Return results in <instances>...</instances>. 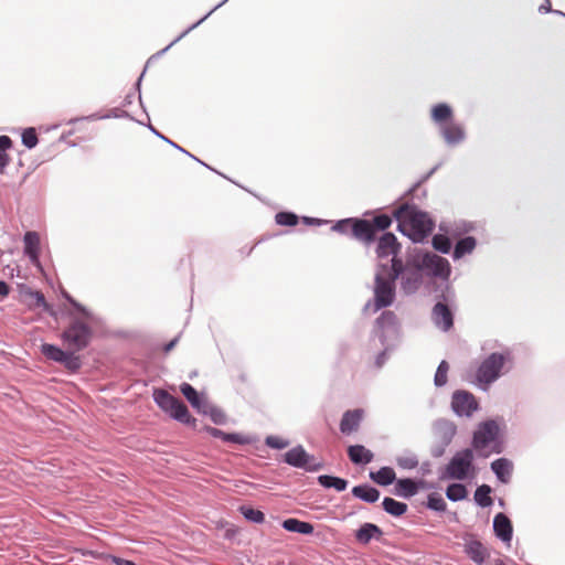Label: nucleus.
Listing matches in <instances>:
<instances>
[{
	"label": "nucleus",
	"mask_w": 565,
	"mask_h": 565,
	"mask_svg": "<svg viewBox=\"0 0 565 565\" xmlns=\"http://www.w3.org/2000/svg\"><path fill=\"white\" fill-rule=\"evenodd\" d=\"M500 424L490 419L479 424L473 434L472 446L481 456L488 457L492 452H501L499 443Z\"/></svg>",
	"instance_id": "obj_1"
},
{
	"label": "nucleus",
	"mask_w": 565,
	"mask_h": 565,
	"mask_svg": "<svg viewBox=\"0 0 565 565\" xmlns=\"http://www.w3.org/2000/svg\"><path fill=\"white\" fill-rule=\"evenodd\" d=\"M477 469L473 465V452L463 449L454 455L443 473V479L468 480L475 478Z\"/></svg>",
	"instance_id": "obj_2"
},
{
	"label": "nucleus",
	"mask_w": 565,
	"mask_h": 565,
	"mask_svg": "<svg viewBox=\"0 0 565 565\" xmlns=\"http://www.w3.org/2000/svg\"><path fill=\"white\" fill-rule=\"evenodd\" d=\"M399 214L404 225L409 228V237L414 242H422L434 230V222L425 212L415 209H402Z\"/></svg>",
	"instance_id": "obj_3"
},
{
	"label": "nucleus",
	"mask_w": 565,
	"mask_h": 565,
	"mask_svg": "<svg viewBox=\"0 0 565 565\" xmlns=\"http://www.w3.org/2000/svg\"><path fill=\"white\" fill-rule=\"evenodd\" d=\"M392 224V218L381 214L372 220L354 218L352 237L369 245L375 239L376 232L385 231Z\"/></svg>",
	"instance_id": "obj_4"
},
{
	"label": "nucleus",
	"mask_w": 565,
	"mask_h": 565,
	"mask_svg": "<svg viewBox=\"0 0 565 565\" xmlns=\"http://www.w3.org/2000/svg\"><path fill=\"white\" fill-rule=\"evenodd\" d=\"M511 367L509 355H489L477 372L480 384H489Z\"/></svg>",
	"instance_id": "obj_5"
},
{
	"label": "nucleus",
	"mask_w": 565,
	"mask_h": 565,
	"mask_svg": "<svg viewBox=\"0 0 565 565\" xmlns=\"http://www.w3.org/2000/svg\"><path fill=\"white\" fill-rule=\"evenodd\" d=\"M153 398L158 406L174 419L181 423L191 422V416L186 406L168 392L163 390H156L153 392Z\"/></svg>",
	"instance_id": "obj_6"
},
{
	"label": "nucleus",
	"mask_w": 565,
	"mask_h": 565,
	"mask_svg": "<svg viewBox=\"0 0 565 565\" xmlns=\"http://www.w3.org/2000/svg\"><path fill=\"white\" fill-rule=\"evenodd\" d=\"M75 313H82L84 321L73 323V351L83 349L88 342L90 337L88 321L92 320L90 313L73 299V317Z\"/></svg>",
	"instance_id": "obj_7"
},
{
	"label": "nucleus",
	"mask_w": 565,
	"mask_h": 565,
	"mask_svg": "<svg viewBox=\"0 0 565 565\" xmlns=\"http://www.w3.org/2000/svg\"><path fill=\"white\" fill-rule=\"evenodd\" d=\"M288 465L307 471H318L322 465L313 456L308 454L302 446H296L284 455Z\"/></svg>",
	"instance_id": "obj_8"
},
{
	"label": "nucleus",
	"mask_w": 565,
	"mask_h": 565,
	"mask_svg": "<svg viewBox=\"0 0 565 565\" xmlns=\"http://www.w3.org/2000/svg\"><path fill=\"white\" fill-rule=\"evenodd\" d=\"M395 297V281L376 275L374 288V309L380 310L393 303Z\"/></svg>",
	"instance_id": "obj_9"
},
{
	"label": "nucleus",
	"mask_w": 565,
	"mask_h": 565,
	"mask_svg": "<svg viewBox=\"0 0 565 565\" xmlns=\"http://www.w3.org/2000/svg\"><path fill=\"white\" fill-rule=\"evenodd\" d=\"M419 267L428 269L434 276L449 275L450 266L446 258L433 253H425L419 260Z\"/></svg>",
	"instance_id": "obj_10"
},
{
	"label": "nucleus",
	"mask_w": 565,
	"mask_h": 565,
	"mask_svg": "<svg viewBox=\"0 0 565 565\" xmlns=\"http://www.w3.org/2000/svg\"><path fill=\"white\" fill-rule=\"evenodd\" d=\"M451 407L459 416H471L478 408V403L473 395L467 392H456L452 395Z\"/></svg>",
	"instance_id": "obj_11"
},
{
	"label": "nucleus",
	"mask_w": 565,
	"mask_h": 565,
	"mask_svg": "<svg viewBox=\"0 0 565 565\" xmlns=\"http://www.w3.org/2000/svg\"><path fill=\"white\" fill-rule=\"evenodd\" d=\"M431 319L435 326L443 331H449L454 326L452 310L448 305L441 301L434 306L431 311Z\"/></svg>",
	"instance_id": "obj_12"
},
{
	"label": "nucleus",
	"mask_w": 565,
	"mask_h": 565,
	"mask_svg": "<svg viewBox=\"0 0 565 565\" xmlns=\"http://www.w3.org/2000/svg\"><path fill=\"white\" fill-rule=\"evenodd\" d=\"M375 332L382 340L387 333L397 332V317L393 311H384L375 321Z\"/></svg>",
	"instance_id": "obj_13"
},
{
	"label": "nucleus",
	"mask_w": 565,
	"mask_h": 565,
	"mask_svg": "<svg viewBox=\"0 0 565 565\" xmlns=\"http://www.w3.org/2000/svg\"><path fill=\"white\" fill-rule=\"evenodd\" d=\"M180 391L191 404L193 408L198 412H205L207 409V398L204 394H200L196 392L194 387H192L188 383H182L180 385Z\"/></svg>",
	"instance_id": "obj_14"
},
{
	"label": "nucleus",
	"mask_w": 565,
	"mask_h": 565,
	"mask_svg": "<svg viewBox=\"0 0 565 565\" xmlns=\"http://www.w3.org/2000/svg\"><path fill=\"white\" fill-rule=\"evenodd\" d=\"M23 252L32 264L39 263L40 254V237L34 231H29L23 236Z\"/></svg>",
	"instance_id": "obj_15"
},
{
	"label": "nucleus",
	"mask_w": 565,
	"mask_h": 565,
	"mask_svg": "<svg viewBox=\"0 0 565 565\" xmlns=\"http://www.w3.org/2000/svg\"><path fill=\"white\" fill-rule=\"evenodd\" d=\"M399 248L401 245L397 243L396 236L392 233H385L379 239L376 253L379 257L396 256Z\"/></svg>",
	"instance_id": "obj_16"
},
{
	"label": "nucleus",
	"mask_w": 565,
	"mask_h": 565,
	"mask_svg": "<svg viewBox=\"0 0 565 565\" xmlns=\"http://www.w3.org/2000/svg\"><path fill=\"white\" fill-rule=\"evenodd\" d=\"M434 431L441 444L444 446H448L455 437L457 428L454 423L446 419H440L435 423Z\"/></svg>",
	"instance_id": "obj_17"
},
{
	"label": "nucleus",
	"mask_w": 565,
	"mask_h": 565,
	"mask_svg": "<svg viewBox=\"0 0 565 565\" xmlns=\"http://www.w3.org/2000/svg\"><path fill=\"white\" fill-rule=\"evenodd\" d=\"M440 131L449 145L459 143L465 138V130L462 126L454 120L444 124L440 127Z\"/></svg>",
	"instance_id": "obj_18"
},
{
	"label": "nucleus",
	"mask_w": 565,
	"mask_h": 565,
	"mask_svg": "<svg viewBox=\"0 0 565 565\" xmlns=\"http://www.w3.org/2000/svg\"><path fill=\"white\" fill-rule=\"evenodd\" d=\"M362 409L348 411L343 414L340 423V429L343 434H351L355 431L363 418Z\"/></svg>",
	"instance_id": "obj_19"
},
{
	"label": "nucleus",
	"mask_w": 565,
	"mask_h": 565,
	"mask_svg": "<svg viewBox=\"0 0 565 565\" xmlns=\"http://www.w3.org/2000/svg\"><path fill=\"white\" fill-rule=\"evenodd\" d=\"M493 529L499 539L505 543H510L512 540V524L510 520L502 513L494 516Z\"/></svg>",
	"instance_id": "obj_20"
},
{
	"label": "nucleus",
	"mask_w": 565,
	"mask_h": 565,
	"mask_svg": "<svg viewBox=\"0 0 565 565\" xmlns=\"http://www.w3.org/2000/svg\"><path fill=\"white\" fill-rule=\"evenodd\" d=\"M491 469L503 483H508L513 471V463L505 458H500L491 463Z\"/></svg>",
	"instance_id": "obj_21"
},
{
	"label": "nucleus",
	"mask_w": 565,
	"mask_h": 565,
	"mask_svg": "<svg viewBox=\"0 0 565 565\" xmlns=\"http://www.w3.org/2000/svg\"><path fill=\"white\" fill-rule=\"evenodd\" d=\"M431 119L440 127L452 120V109L449 105L440 103L431 108Z\"/></svg>",
	"instance_id": "obj_22"
},
{
	"label": "nucleus",
	"mask_w": 565,
	"mask_h": 565,
	"mask_svg": "<svg viewBox=\"0 0 565 565\" xmlns=\"http://www.w3.org/2000/svg\"><path fill=\"white\" fill-rule=\"evenodd\" d=\"M348 452L354 463H369L373 459V454L361 445L350 446Z\"/></svg>",
	"instance_id": "obj_23"
},
{
	"label": "nucleus",
	"mask_w": 565,
	"mask_h": 565,
	"mask_svg": "<svg viewBox=\"0 0 565 565\" xmlns=\"http://www.w3.org/2000/svg\"><path fill=\"white\" fill-rule=\"evenodd\" d=\"M466 552L477 564H482L488 556L486 547L478 541H470L466 544Z\"/></svg>",
	"instance_id": "obj_24"
},
{
	"label": "nucleus",
	"mask_w": 565,
	"mask_h": 565,
	"mask_svg": "<svg viewBox=\"0 0 565 565\" xmlns=\"http://www.w3.org/2000/svg\"><path fill=\"white\" fill-rule=\"evenodd\" d=\"M282 526L289 532H296L300 534H311L313 526L308 522H302L297 519H287L284 521Z\"/></svg>",
	"instance_id": "obj_25"
},
{
	"label": "nucleus",
	"mask_w": 565,
	"mask_h": 565,
	"mask_svg": "<svg viewBox=\"0 0 565 565\" xmlns=\"http://www.w3.org/2000/svg\"><path fill=\"white\" fill-rule=\"evenodd\" d=\"M352 493L356 498H359L365 502H375L380 498V492L375 488H372L369 486L354 487L352 490Z\"/></svg>",
	"instance_id": "obj_26"
},
{
	"label": "nucleus",
	"mask_w": 565,
	"mask_h": 565,
	"mask_svg": "<svg viewBox=\"0 0 565 565\" xmlns=\"http://www.w3.org/2000/svg\"><path fill=\"white\" fill-rule=\"evenodd\" d=\"M476 247V239L472 236H467L462 239H460L454 249V258L459 259L466 254L471 253Z\"/></svg>",
	"instance_id": "obj_27"
},
{
	"label": "nucleus",
	"mask_w": 565,
	"mask_h": 565,
	"mask_svg": "<svg viewBox=\"0 0 565 565\" xmlns=\"http://www.w3.org/2000/svg\"><path fill=\"white\" fill-rule=\"evenodd\" d=\"M13 146L12 139L9 136H0V173H3L7 166L10 163V157L7 151Z\"/></svg>",
	"instance_id": "obj_28"
},
{
	"label": "nucleus",
	"mask_w": 565,
	"mask_h": 565,
	"mask_svg": "<svg viewBox=\"0 0 565 565\" xmlns=\"http://www.w3.org/2000/svg\"><path fill=\"white\" fill-rule=\"evenodd\" d=\"M371 478L381 486H388L395 480V472L390 467H383L376 472H371Z\"/></svg>",
	"instance_id": "obj_29"
},
{
	"label": "nucleus",
	"mask_w": 565,
	"mask_h": 565,
	"mask_svg": "<svg viewBox=\"0 0 565 565\" xmlns=\"http://www.w3.org/2000/svg\"><path fill=\"white\" fill-rule=\"evenodd\" d=\"M417 493V486L411 479H399L396 482V494L405 498L413 497Z\"/></svg>",
	"instance_id": "obj_30"
},
{
	"label": "nucleus",
	"mask_w": 565,
	"mask_h": 565,
	"mask_svg": "<svg viewBox=\"0 0 565 565\" xmlns=\"http://www.w3.org/2000/svg\"><path fill=\"white\" fill-rule=\"evenodd\" d=\"M383 508L387 513L394 516H399L407 510V505L405 503L396 501L392 498H385L383 500Z\"/></svg>",
	"instance_id": "obj_31"
},
{
	"label": "nucleus",
	"mask_w": 565,
	"mask_h": 565,
	"mask_svg": "<svg viewBox=\"0 0 565 565\" xmlns=\"http://www.w3.org/2000/svg\"><path fill=\"white\" fill-rule=\"evenodd\" d=\"M22 145L28 149H33L39 143L36 129L34 127L24 128L21 132Z\"/></svg>",
	"instance_id": "obj_32"
},
{
	"label": "nucleus",
	"mask_w": 565,
	"mask_h": 565,
	"mask_svg": "<svg viewBox=\"0 0 565 565\" xmlns=\"http://www.w3.org/2000/svg\"><path fill=\"white\" fill-rule=\"evenodd\" d=\"M318 480L321 486L326 488H334L338 491L345 490L348 484L344 479L331 476H320Z\"/></svg>",
	"instance_id": "obj_33"
},
{
	"label": "nucleus",
	"mask_w": 565,
	"mask_h": 565,
	"mask_svg": "<svg viewBox=\"0 0 565 565\" xmlns=\"http://www.w3.org/2000/svg\"><path fill=\"white\" fill-rule=\"evenodd\" d=\"M24 296L29 298L30 306H33L35 308H43L45 310L49 309V305L45 300V297L41 291L28 289Z\"/></svg>",
	"instance_id": "obj_34"
},
{
	"label": "nucleus",
	"mask_w": 565,
	"mask_h": 565,
	"mask_svg": "<svg viewBox=\"0 0 565 565\" xmlns=\"http://www.w3.org/2000/svg\"><path fill=\"white\" fill-rule=\"evenodd\" d=\"M446 495L451 501L463 500L467 497V489L461 483H452L447 488Z\"/></svg>",
	"instance_id": "obj_35"
},
{
	"label": "nucleus",
	"mask_w": 565,
	"mask_h": 565,
	"mask_svg": "<svg viewBox=\"0 0 565 565\" xmlns=\"http://www.w3.org/2000/svg\"><path fill=\"white\" fill-rule=\"evenodd\" d=\"M491 489L489 486H480L475 492V500L481 507H489L492 504L490 497Z\"/></svg>",
	"instance_id": "obj_36"
},
{
	"label": "nucleus",
	"mask_w": 565,
	"mask_h": 565,
	"mask_svg": "<svg viewBox=\"0 0 565 565\" xmlns=\"http://www.w3.org/2000/svg\"><path fill=\"white\" fill-rule=\"evenodd\" d=\"M375 532H379L377 526L366 523L356 532V539L360 542L367 543L373 537Z\"/></svg>",
	"instance_id": "obj_37"
},
{
	"label": "nucleus",
	"mask_w": 565,
	"mask_h": 565,
	"mask_svg": "<svg viewBox=\"0 0 565 565\" xmlns=\"http://www.w3.org/2000/svg\"><path fill=\"white\" fill-rule=\"evenodd\" d=\"M433 246L436 250L447 254L451 248V243L447 236L437 234L433 237Z\"/></svg>",
	"instance_id": "obj_38"
},
{
	"label": "nucleus",
	"mask_w": 565,
	"mask_h": 565,
	"mask_svg": "<svg viewBox=\"0 0 565 565\" xmlns=\"http://www.w3.org/2000/svg\"><path fill=\"white\" fill-rule=\"evenodd\" d=\"M275 220L277 224L282 226H295L298 223V216L290 212H279Z\"/></svg>",
	"instance_id": "obj_39"
},
{
	"label": "nucleus",
	"mask_w": 565,
	"mask_h": 565,
	"mask_svg": "<svg viewBox=\"0 0 565 565\" xmlns=\"http://www.w3.org/2000/svg\"><path fill=\"white\" fill-rule=\"evenodd\" d=\"M396 462L403 469H414L418 465V459L413 454H404L396 458Z\"/></svg>",
	"instance_id": "obj_40"
},
{
	"label": "nucleus",
	"mask_w": 565,
	"mask_h": 565,
	"mask_svg": "<svg viewBox=\"0 0 565 565\" xmlns=\"http://www.w3.org/2000/svg\"><path fill=\"white\" fill-rule=\"evenodd\" d=\"M201 413L204 415H209L215 424H223L225 422L224 413L221 409L214 407L209 401L207 409Z\"/></svg>",
	"instance_id": "obj_41"
},
{
	"label": "nucleus",
	"mask_w": 565,
	"mask_h": 565,
	"mask_svg": "<svg viewBox=\"0 0 565 565\" xmlns=\"http://www.w3.org/2000/svg\"><path fill=\"white\" fill-rule=\"evenodd\" d=\"M242 514L249 521L255 523H262L264 521V513L259 510H255L248 507L241 508Z\"/></svg>",
	"instance_id": "obj_42"
},
{
	"label": "nucleus",
	"mask_w": 565,
	"mask_h": 565,
	"mask_svg": "<svg viewBox=\"0 0 565 565\" xmlns=\"http://www.w3.org/2000/svg\"><path fill=\"white\" fill-rule=\"evenodd\" d=\"M354 218H345L338 221L332 230L339 232L341 234L351 235L352 236V227H353Z\"/></svg>",
	"instance_id": "obj_43"
},
{
	"label": "nucleus",
	"mask_w": 565,
	"mask_h": 565,
	"mask_svg": "<svg viewBox=\"0 0 565 565\" xmlns=\"http://www.w3.org/2000/svg\"><path fill=\"white\" fill-rule=\"evenodd\" d=\"M428 508L435 511H445L446 502L439 493H431L428 497Z\"/></svg>",
	"instance_id": "obj_44"
},
{
	"label": "nucleus",
	"mask_w": 565,
	"mask_h": 565,
	"mask_svg": "<svg viewBox=\"0 0 565 565\" xmlns=\"http://www.w3.org/2000/svg\"><path fill=\"white\" fill-rule=\"evenodd\" d=\"M448 370H449L448 363L446 361H443L439 364L437 372L435 374L436 386H441V385L446 384Z\"/></svg>",
	"instance_id": "obj_45"
},
{
	"label": "nucleus",
	"mask_w": 565,
	"mask_h": 565,
	"mask_svg": "<svg viewBox=\"0 0 565 565\" xmlns=\"http://www.w3.org/2000/svg\"><path fill=\"white\" fill-rule=\"evenodd\" d=\"M420 285V275L418 271H414L412 276H408L404 282V289L413 291Z\"/></svg>",
	"instance_id": "obj_46"
},
{
	"label": "nucleus",
	"mask_w": 565,
	"mask_h": 565,
	"mask_svg": "<svg viewBox=\"0 0 565 565\" xmlns=\"http://www.w3.org/2000/svg\"><path fill=\"white\" fill-rule=\"evenodd\" d=\"M266 445L274 449H284L289 446V441L277 436H268Z\"/></svg>",
	"instance_id": "obj_47"
},
{
	"label": "nucleus",
	"mask_w": 565,
	"mask_h": 565,
	"mask_svg": "<svg viewBox=\"0 0 565 565\" xmlns=\"http://www.w3.org/2000/svg\"><path fill=\"white\" fill-rule=\"evenodd\" d=\"M403 271V262L397 259L395 256L392 258V273L390 274L388 279L395 281L399 274Z\"/></svg>",
	"instance_id": "obj_48"
},
{
	"label": "nucleus",
	"mask_w": 565,
	"mask_h": 565,
	"mask_svg": "<svg viewBox=\"0 0 565 565\" xmlns=\"http://www.w3.org/2000/svg\"><path fill=\"white\" fill-rule=\"evenodd\" d=\"M225 440L236 443V444H248L250 441V439L248 437H245L239 434H226Z\"/></svg>",
	"instance_id": "obj_49"
},
{
	"label": "nucleus",
	"mask_w": 565,
	"mask_h": 565,
	"mask_svg": "<svg viewBox=\"0 0 565 565\" xmlns=\"http://www.w3.org/2000/svg\"><path fill=\"white\" fill-rule=\"evenodd\" d=\"M41 353H71L68 349L61 350L60 348L53 345V344H43Z\"/></svg>",
	"instance_id": "obj_50"
},
{
	"label": "nucleus",
	"mask_w": 565,
	"mask_h": 565,
	"mask_svg": "<svg viewBox=\"0 0 565 565\" xmlns=\"http://www.w3.org/2000/svg\"><path fill=\"white\" fill-rule=\"evenodd\" d=\"M205 431L209 433L213 437H218V438H222L225 440L226 433H224L217 428L206 427Z\"/></svg>",
	"instance_id": "obj_51"
},
{
	"label": "nucleus",
	"mask_w": 565,
	"mask_h": 565,
	"mask_svg": "<svg viewBox=\"0 0 565 565\" xmlns=\"http://www.w3.org/2000/svg\"><path fill=\"white\" fill-rule=\"evenodd\" d=\"M9 291H10L9 285L4 280L0 279V297L8 296Z\"/></svg>",
	"instance_id": "obj_52"
},
{
	"label": "nucleus",
	"mask_w": 565,
	"mask_h": 565,
	"mask_svg": "<svg viewBox=\"0 0 565 565\" xmlns=\"http://www.w3.org/2000/svg\"><path fill=\"white\" fill-rule=\"evenodd\" d=\"M113 562L116 565H136L131 561L124 559V558H120V557H113Z\"/></svg>",
	"instance_id": "obj_53"
},
{
	"label": "nucleus",
	"mask_w": 565,
	"mask_h": 565,
	"mask_svg": "<svg viewBox=\"0 0 565 565\" xmlns=\"http://www.w3.org/2000/svg\"><path fill=\"white\" fill-rule=\"evenodd\" d=\"M539 11L541 13L550 12L551 11V2H550V0H546V2L544 4L540 6Z\"/></svg>",
	"instance_id": "obj_54"
},
{
	"label": "nucleus",
	"mask_w": 565,
	"mask_h": 565,
	"mask_svg": "<svg viewBox=\"0 0 565 565\" xmlns=\"http://www.w3.org/2000/svg\"><path fill=\"white\" fill-rule=\"evenodd\" d=\"M177 341H178V338L172 339L171 341H169V342L164 345L163 350H164L166 352L171 351V350L174 348V345H175Z\"/></svg>",
	"instance_id": "obj_55"
},
{
	"label": "nucleus",
	"mask_w": 565,
	"mask_h": 565,
	"mask_svg": "<svg viewBox=\"0 0 565 565\" xmlns=\"http://www.w3.org/2000/svg\"><path fill=\"white\" fill-rule=\"evenodd\" d=\"M63 338H64L65 341H70L71 342V326H68L67 328L64 329Z\"/></svg>",
	"instance_id": "obj_56"
},
{
	"label": "nucleus",
	"mask_w": 565,
	"mask_h": 565,
	"mask_svg": "<svg viewBox=\"0 0 565 565\" xmlns=\"http://www.w3.org/2000/svg\"><path fill=\"white\" fill-rule=\"evenodd\" d=\"M55 356V360L56 361H60V362H66L67 361V358L70 355H64V354H61V355H54Z\"/></svg>",
	"instance_id": "obj_57"
},
{
	"label": "nucleus",
	"mask_w": 565,
	"mask_h": 565,
	"mask_svg": "<svg viewBox=\"0 0 565 565\" xmlns=\"http://www.w3.org/2000/svg\"><path fill=\"white\" fill-rule=\"evenodd\" d=\"M71 135V131L62 134L60 140L66 141L67 137Z\"/></svg>",
	"instance_id": "obj_58"
},
{
	"label": "nucleus",
	"mask_w": 565,
	"mask_h": 565,
	"mask_svg": "<svg viewBox=\"0 0 565 565\" xmlns=\"http://www.w3.org/2000/svg\"><path fill=\"white\" fill-rule=\"evenodd\" d=\"M63 296L68 302H71V295L67 291H63Z\"/></svg>",
	"instance_id": "obj_59"
},
{
	"label": "nucleus",
	"mask_w": 565,
	"mask_h": 565,
	"mask_svg": "<svg viewBox=\"0 0 565 565\" xmlns=\"http://www.w3.org/2000/svg\"><path fill=\"white\" fill-rule=\"evenodd\" d=\"M60 125H53V126H50L45 129V131H50V130H53V129H57Z\"/></svg>",
	"instance_id": "obj_60"
},
{
	"label": "nucleus",
	"mask_w": 565,
	"mask_h": 565,
	"mask_svg": "<svg viewBox=\"0 0 565 565\" xmlns=\"http://www.w3.org/2000/svg\"><path fill=\"white\" fill-rule=\"evenodd\" d=\"M78 120L79 119H77V118L76 119L73 118V124H76Z\"/></svg>",
	"instance_id": "obj_61"
},
{
	"label": "nucleus",
	"mask_w": 565,
	"mask_h": 565,
	"mask_svg": "<svg viewBox=\"0 0 565 565\" xmlns=\"http://www.w3.org/2000/svg\"><path fill=\"white\" fill-rule=\"evenodd\" d=\"M382 363H383V361H382V360H379V361H377V365H381Z\"/></svg>",
	"instance_id": "obj_62"
}]
</instances>
